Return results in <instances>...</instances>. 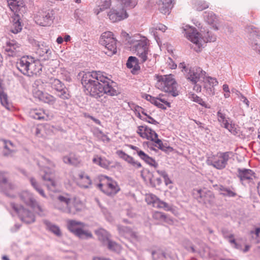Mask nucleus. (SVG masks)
Segmentation results:
<instances>
[{
    "label": "nucleus",
    "mask_w": 260,
    "mask_h": 260,
    "mask_svg": "<svg viewBox=\"0 0 260 260\" xmlns=\"http://www.w3.org/2000/svg\"><path fill=\"white\" fill-rule=\"evenodd\" d=\"M81 82L87 94L96 99L104 94L112 96L119 94L116 83L100 71L84 73Z\"/></svg>",
    "instance_id": "nucleus-1"
},
{
    "label": "nucleus",
    "mask_w": 260,
    "mask_h": 260,
    "mask_svg": "<svg viewBox=\"0 0 260 260\" xmlns=\"http://www.w3.org/2000/svg\"><path fill=\"white\" fill-rule=\"evenodd\" d=\"M17 69L24 75L32 77L41 74L42 66L31 56H23L16 63Z\"/></svg>",
    "instance_id": "nucleus-2"
},
{
    "label": "nucleus",
    "mask_w": 260,
    "mask_h": 260,
    "mask_svg": "<svg viewBox=\"0 0 260 260\" xmlns=\"http://www.w3.org/2000/svg\"><path fill=\"white\" fill-rule=\"evenodd\" d=\"M155 78L157 81L155 84L156 88L169 93L173 97L178 95L177 84L172 75H156Z\"/></svg>",
    "instance_id": "nucleus-3"
},
{
    "label": "nucleus",
    "mask_w": 260,
    "mask_h": 260,
    "mask_svg": "<svg viewBox=\"0 0 260 260\" xmlns=\"http://www.w3.org/2000/svg\"><path fill=\"white\" fill-rule=\"evenodd\" d=\"M99 43L105 46L104 52L108 56H111L117 52L116 40L111 31L103 32L100 37Z\"/></svg>",
    "instance_id": "nucleus-4"
},
{
    "label": "nucleus",
    "mask_w": 260,
    "mask_h": 260,
    "mask_svg": "<svg viewBox=\"0 0 260 260\" xmlns=\"http://www.w3.org/2000/svg\"><path fill=\"white\" fill-rule=\"evenodd\" d=\"M85 226L84 223L75 220H69L67 222L68 229L76 236L81 239L92 238L91 232L82 229Z\"/></svg>",
    "instance_id": "nucleus-5"
},
{
    "label": "nucleus",
    "mask_w": 260,
    "mask_h": 260,
    "mask_svg": "<svg viewBox=\"0 0 260 260\" xmlns=\"http://www.w3.org/2000/svg\"><path fill=\"white\" fill-rule=\"evenodd\" d=\"M193 195L199 203L206 205L211 206L214 202L215 197L212 192L206 189H193Z\"/></svg>",
    "instance_id": "nucleus-6"
},
{
    "label": "nucleus",
    "mask_w": 260,
    "mask_h": 260,
    "mask_svg": "<svg viewBox=\"0 0 260 260\" xmlns=\"http://www.w3.org/2000/svg\"><path fill=\"white\" fill-rule=\"evenodd\" d=\"M11 206L18 214L20 219L22 222L26 224H30L35 221V216L34 214L24 208L22 206L12 203Z\"/></svg>",
    "instance_id": "nucleus-7"
},
{
    "label": "nucleus",
    "mask_w": 260,
    "mask_h": 260,
    "mask_svg": "<svg viewBox=\"0 0 260 260\" xmlns=\"http://www.w3.org/2000/svg\"><path fill=\"white\" fill-rule=\"evenodd\" d=\"M132 50L138 55L142 62H145L147 59L148 47L147 39L145 37L140 39L139 43L131 47Z\"/></svg>",
    "instance_id": "nucleus-8"
},
{
    "label": "nucleus",
    "mask_w": 260,
    "mask_h": 260,
    "mask_svg": "<svg viewBox=\"0 0 260 260\" xmlns=\"http://www.w3.org/2000/svg\"><path fill=\"white\" fill-rule=\"evenodd\" d=\"M245 31L248 34L252 48L260 55V45L256 39L260 41V30L253 26H248L245 28Z\"/></svg>",
    "instance_id": "nucleus-9"
},
{
    "label": "nucleus",
    "mask_w": 260,
    "mask_h": 260,
    "mask_svg": "<svg viewBox=\"0 0 260 260\" xmlns=\"http://www.w3.org/2000/svg\"><path fill=\"white\" fill-rule=\"evenodd\" d=\"M232 154L230 151L219 152L217 156L212 159L210 165L217 169L222 170L226 167L230 155Z\"/></svg>",
    "instance_id": "nucleus-10"
},
{
    "label": "nucleus",
    "mask_w": 260,
    "mask_h": 260,
    "mask_svg": "<svg viewBox=\"0 0 260 260\" xmlns=\"http://www.w3.org/2000/svg\"><path fill=\"white\" fill-rule=\"evenodd\" d=\"M206 72L200 67L191 68L187 72V79L192 84H196L198 82H203L205 79Z\"/></svg>",
    "instance_id": "nucleus-11"
},
{
    "label": "nucleus",
    "mask_w": 260,
    "mask_h": 260,
    "mask_svg": "<svg viewBox=\"0 0 260 260\" xmlns=\"http://www.w3.org/2000/svg\"><path fill=\"white\" fill-rule=\"evenodd\" d=\"M4 49L7 54L11 57L20 56L22 52L21 45L14 40H7Z\"/></svg>",
    "instance_id": "nucleus-12"
},
{
    "label": "nucleus",
    "mask_w": 260,
    "mask_h": 260,
    "mask_svg": "<svg viewBox=\"0 0 260 260\" xmlns=\"http://www.w3.org/2000/svg\"><path fill=\"white\" fill-rule=\"evenodd\" d=\"M19 198L26 205L29 206L34 210L37 209L40 212L43 211L42 208L39 205L33 195L28 191L21 192L19 194Z\"/></svg>",
    "instance_id": "nucleus-13"
},
{
    "label": "nucleus",
    "mask_w": 260,
    "mask_h": 260,
    "mask_svg": "<svg viewBox=\"0 0 260 260\" xmlns=\"http://www.w3.org/2000/svg\"><path fill=\"white\" fill-rule=\"evenodd\" d=\"M183 33L186 38L191 42L195 44L198 47H200V33L197 31L196 28L186 25L183 27Z\"/></svg>",
    "instance_id": "nucleus-14"
},
{
    "label": "nucleus",
    "mask_w": 260,
    "mask_h": 260,
    "mask_svg": "<svg viewBox=\"0 0 260 260\" xmlns=\"http://www.w3.org/2000/svg\"><path fill=\"white\" fill-rule=\"evenodd\" d=\"M108 16L111 22H116L127 18L128 17V14L126 10L124 8H112L109 12Z\"/></svg>",
    "instance_id": "nucleus-15"
},
{
    "label": "nucleus",
    "mask_w": 260,
    "mask_h": 260,
    "mask_svg": "<svg viewBox=\"0 0 260 260\" xmlns=\"http://www.w3.org/2000/svg\"><path fill=\"white\" fill-rule=\"evenodd\" d=\"M37 24L46 26L50 25L53 19V14L49 11H42L35 18Z\"/></svg>",
    "instance_id": "nucleus-16"
},
{
    "label": "nucleus",
    "mask_w": 260,
    "mask_h": 260,
    "mask_svg": "<svg viewBox=\"0 0 260 260\" xmlns=\"http://www.w3.org/2000/svg\"><path fill=\"white\" fill-rule=\"evenodd\" d=\"M42 178L46 181L45 185L49 191L50 197L53 200H55V197L53 195V193L59 191L55 181L47 173L43 176Z\"/></svg>",
    "instance_id": "nucleus-17"
},
{
    "label": "nucleus",
    "mask_w": 260,
    "mask_h": 260,
    "mask_svg": "<svg viewBox=\"0 0 260 260\" xmlns=\"http://www.w3.org/2000/svg\"><path fill=\"white\" fill-rule=\"evenodd\" d=\"M254 175V173L250 169L245 168H238L237 169V177L240 179L242 184L244 181L250 182L252 180V177Z\"/></svg>",
    "instance_id": "nucleus-18"
},
{
    "label": "nucleus",
    "mask_w": 260,
    "mask_h": 260,
    "mask_svg": "<svg viewBox=\"0 0 260 260\" xmlns=\"http://www.w3.org/2000/svg\"><path fill=\"white\" fill-rule=\"evenodd\" d=\"M159 11L163 14L169 15L174 4V0H157Z\"/></svg>",
    "instance_id": "nucleus-19"
},
{
    "label": "nucleus",
    "mask_w": 260,
    "mask_h": 260,
    "mask_svg": "<svg viewBox=\"0 0 260 260\" xmlns=\"http://www.w3.org/2000/svg\"><path fill=\"white\" fill-rule=\"evenodd\" d=\"M36 52L40 57H44L45 60L49 59L51 57V50L44 42H42L39 47L36 49Z\"/></svg>",
    "instance_id": "nucleus-20"
},
{
    "label": "nucleus",
    "mask_w": 260,
    "mask_h": 260,
    "mask_svg": "<svg viewBox=\"0 0 260 260\" xmlns=\"http://www.w3.org/2000/svg\"><path fill=\"white\" fill-rule=\"evenodd\" d=\"M103 177L108 180V182L107 183L108 189H110V191L107 189L106 191H105V193L110 197L116 194L120 190L117 182L108 176H104Z\"/></svg>",
    "instance_id": "nucleus-21"
},
{
    "label": "nucleus",
    "mask_w": 260,
    "mask_h": 260,
    "mask_svg": "<svg viewBox=\"0 0 260 260\" xmlns=\"http://www.w3.org/2000/svg\"><path fill=\"white\" fill-rule=\"evenodd\" d=\"M204 20L210 25H211L212 28L217 30L218 29L217 25V22L218 21L217 18L215 14L212 11H206L204 13Z\"/></svg>",
    "instance_id": "nucleus-22"
},
{
    "label": "nucleus",
    "mask_w": 260,
    "mask_h": 260,
    "mask_svg": "<svg viewBox=\"0 0 260 260\" xmlns=\"http://www.w3.org/2000/svg\"><path fill=\"white\" fill-rule=\"evenodd\" d=\"M213 187L215 190L218 191L221 195L224 197H235L237 196L236 192L222 185L215 184H213Z\"/></svg>",
    "instance_id": "nucleus-23"
},
{
    "label": "nucleus",
    "mask_w": 260,
    "mask_h": 260,
    "mask_svg": "<svg viewBox=\"0 0 260 260\" xmlns=\"http://www.w3.org/2000/svg\"><path fill=\"white\" fill-rule=\"evenodd\" d=\"M116 154L119 157L123 159L128 164H131L134 167L138 169L142 167L141 164L140 162L135 160L133 157L126 154L122 150H117Z\"/></svg>",
    "instance_id": "nucleus-24"
},
{
    "label": "nucleus",
    "mask_w": 260,
    "mask_h": 260,
    "mask_svg": "<svg viewBox=\"0 0 260 260\" xmlns=\"http://www.w3.org/2000/svg\"><path fill=\"white\" fill-rule=\"evenodd\" d=\"M3 81L0 79V102L2 106L5 107L6 109L10 111L12 108V106L8 101V95L4 91L2 86Z\"/></svg>",
    "instance_id": "nucleus-25"
},
{
    "label": "nucleus",
    "mask_w": 260,
    "mask_h": 260,
    "mask_svg": "<svg viewBox=\"0 0 260 260\" xmlns=\"http://www.w3.org/2000/svg\"><path fill=\"white\" fill-rule=\"evenodd\" d=\"M8 5L12 11L15 13L23 12L25 8L21 1H15L14 0H7Z\"/></svg>",
    "instance_id": "nucleus-26"
},
{
    "label": "nucleus",
    "mask_w": 260,
    "mask_h": 260,
    "mask_svg": "<svg viewBox=\"0 0 260 260\" xmlns=\"http://www.w3.org/2000/svg\"><path fill=\"white\" fill-rule=\"evenodd\" d=\"M126 67L128 69H132V73L133 74H136L140 69L139 65V60L135 56H129L128 58Z\"/></svg>",
    "instance_id": "nucleus-27"
},
{
    "label": "nucleus",
    "mask_w": 260,
    "mask_h": 260,
    "mask_svg": "<svg viewBox=\"0 0 260 260\" xmlns=\"http://www.w3.org/2000/svg\"><path fill=\"white\" fill-rule=\"evenodd\" d=\"M153 218L161 222H165L168 224H172L173 223V219L169 215L165 213L156 211L153 214Z\"/></svg>",
    "instance_id": "nucleus-28"
},
{
    "label": "nucleus",
    "mask_w": 260,
    "mask_h": 260,
    "mask_svg": "<svg viewBox=\"0 0 260 260\" xmlns=\"http://www.w3.org/2000/svg\"><path fill=\"white\" fill-rule=\"evenodd\" d=\"M95 234L98 237L99 240L103 245H106L110 238V234L105 230L100 229L95 231Z\"/></svg>",
    "instance_id": "nucleus-29"
},
{
    "label": "nucleus",
    "mask_w": 260,
    "mask_h": 260,
    "mask_svg": "<svg viewBox=\"0 0 260 260\" xmlns=\"http://www.w3.org/2000/svg\"><path fill=\"white\" fill-rule=\"evenodd\" d=\"M20 16L18 14H15L13 18V24L11 31L13 34H17L22 30V25L20 21Z\"/></svg>",
    "instance_id": "nucleus-30"
},
{
    "label": "nucleus",
    "mask_w": 260,
    "mask_h": 260,
    "mask_svg": "<svg viewBox=\"0 0 260 260\" xmlns=\"http://www.w3.org/2000/svg\"><path fill=\"white\" fill-rule=\"evenodd\" d=\"M29 116L31 118L37 120H47L46 114L42 109H32L29 112Z\"/></svg>",
    "instance_id": "nucleus-31"
},
{
    "label": "nucleus",
    "mask_w": 260,
    "mask_h": 260,
    "mask_svg": "<svg viewBox=\"0 0 260 260\" xmlns=\"http://www.w3.org/2000/svg\"><path fill=\"white\" fill-rule=\"evenodd\" d=\"M122 8L132 9L134 8L138 4V0H116Z\"/></svg>",
    "instance_id": "nucleus-32"
},
{
    "label": "nucleus",
    "mask_w": 260,
    "mask_h": 260,
    "mask_svg": "<svg viewBox=\"0 0 260 260\" xmlns=\"http://www.w3.org/2000/svg\"><path fill=\"white\" fill-rule=\"evenodd\" d=\"M43 223L46 226L47 229L51 231L55 235L58 237L61 235L60 229L58 226L54 224L48 220H44L43 221Z\"/></svg>",
    "instance_id": "nucleus-33"
},
{
    "label": "nucleus",
    "mask_w": 260,
    "mask_h": 260,
    "mask_svg": "<svg viewBox=\"0 0 260 260\" xmlns=\"http://www.w3.org/2000/svg\"><path fill=\"white\" fill-rule=\"evenodd\" d=\"M139 154L140 158L143 160L148 165L154 167L155 168L158 167V163L156 162L154 159L150 157L144 152H140Z\"/></svg>",
    "instance_id": "nucleus-34"
},
{
    "label": "nucleus",
    "mask_w": 260,
    "mask_h": 260,
    "mask_svg": "<svg viewBox=\"0 0 260 260\" xmlns=\"http://www.w3.org/2000/svg\"><path fill=\"white\" fill-rule=\"evenodd\" d=\"M62 159L63 161L65 164L73 166H77L80 162V160L79 157L74 154H70L69 156H64Z\"/></svg>",
    "instance_id": "nucleus-35"
},
{
    "label": "nucleus",
    "mask_w": 260,
    "mask_h": 260,
    "mask_svg": "<svg viewBox=\"0 0 260 260\" xmlns=\"http://www.w3.org/2000/svg\"><path fill=\"white\" fill-rule=\"evenodd\" d=\"M117 229L119 234L122 236H132L134 235L132 229L128 226L118 224L117 225Z\"/></svg>",
    "instance_id": "nucleus-36"
},
{
    "label": "nucleus",
    "mask_w": 260,
    "mask_h": 260,
    "mask_svg": "<svg viewBox=\"0 0 260 260\" xmlns=\"http://www.w3.org/2000/svg\"><path fill=\"white\" fill-rule=\"evenodd\" d=\"M159 204L157 205V208H161L167 211H170L175 214L176 210L175 207L171 204H168L163 201L160 200Z\"/></svg>",
    "instance_id": "nucleus-37"
},
{
    "label": "nucleus",
    "mask_w": 260,
    "mask_h": 260,
    "mask_svg": "<svg viewBox=\"0 0 260 260\" xmlns=\"http://www.w3.org/2000/svg\"><path fill=\"white\" fill-rule=\"evenodd\" d=\"M111 5V0H101L98 4V8L95 10V13L98 15L101 12L109 8Z\"/></svg>",
    "instance_id": "nucleus-38"
},
{
    "label": "nucleus",
    "mask_w": 260,
    "mask_h": 260,
    "mask_svg": "<svg viewBox=\"0 0 260 260\" xmlns=\"http://www.w3.org/2000/svg\"><path fill=\"white\" fill-rule=\"evenodd\" d=\"M151 254L153 260H173L170 256L160 251H153Z\"/></svg>",
    "instance_id": "nucleus-39"
},
{
    "label": "nucleus",
    "mask_w": 260,
    "mask_h": 260,
    "mask_svg": "<svg viewBox=\"0 0 260 260\" xmlns=\"http://www.w3.org/2000/svg\"><path fill=\"white\" fill-rule=\"evenodd\" d=\"M147 101L150 102L151 104H154L155 106L163 110H166V107L159 102L158 101L157 97H153L149 94H145L143 96Z\"/></svg>",
    "instance_id": "nucleus-40"
},
{
    "label": "nucleus",
    "mask_w": 260,
    "mask_h": 260,
    "mask_svg": "<svg viewBox=\"0 0 260 260\" xmlns=\"http://www.w3.org/2000/svg\"><path fill=\"white\" fill-rule=\"evenodd\" d=\"M55 199H57L60 203H64L67 208V212L70 214H75V212L72 211V209L69 207V204L71 202V199L62 196L55 197Z\"/></svg>",
    "instance_id": "nucleus-41"
},
{
    "label": "nucleus",
    "mask_w": 260,
    "mask_h": 260,
    "mask_svg": "<svg viewBox=\"0 0 260 260\" xmlns=\"http://www.w3.org/2000/svg\"><path fill=\"white\" fill-rule=\"evenodd\" d=\"M0 184L8 187L12 190L15 188V185L12 183H7V173L0 171Z\"/></svg>",
    "instance_id": "nucleus-42"
},
{
    "label": "nucleus",
    "mask_w": 260,
    "mask_h": 260,
    "mask_svg": "<svg viewBox=\"0 0 260 260\" xmlns=\"http://www.w3.org/2000/svg\"><path fill=\"white\" fill-rule=\"evenodd\" d=\"M55 94L57 96L63 100H69L71 97L70 91L66 86L59 91L55 92Z\"/></svg>",
    "instance_id": "nucleus-43"
},
{
    "label": "nucleus",
    "mask_w": 260,
    "mask_h": 260,
    "mask_svg": "<svg viewBox=\"0 0 260 260\" xmlns=\"http://www.w3.org/2000/svg\"><path fill=\"white\" fill-rule=\"evenodd\" d=\"M78 176L81 180H86V183L81 184L80 186L83 188H89L92 184V181L90 177L84 172H81Z\"/></svg>",
    "instance_id": "nucleus-44"
},
{
    "label": "nucleus",
    "mask_w": 260,
    "mask_h": 260,
    "mask_svg": "<svg viewBox=\"0 0 260 260\" xmlns=\"http://www.w3.org/2000/svg\"><path fill=\"white\" fill-rule=\"evenodd\" d=\"M144 131L146 132V137L144 138H146L148 140H150L151 141L155 142V140L158 139V135L155 133V131H153L151 128L148 126L145 127Z\"/></svg>",
    "instance_id": "nucleus-45"
},
{
    "label": "nucleus",
    "mask_w": 260,
    "mask_h": 260,
    "mask_svg": "<svg viewBox=\"0 0 260 260\" xmlns=\"http://www.w3.org/2000/svg\"><path fill=\"white\" fill-rule=\"evenodd\" d=\"M51 87L55 92L59 91L66 86L64 84L58 79H52L51 81Z\"/></svg>",
    "instance_id": "nucleus-46"
},
{
    "label": "nucleus",
    "mask_w": 260,
    "mask_h": 260,
    "mask_svg": "<svg viewBox=\"0 0 260 260\" xmlns=\"http://www.w3.org/2000/svg\"><path fill=\"white\" fill-rule=\"evenodd\" d=\"M160 200L159 199L153 194H149L146 198V201L148 204L152 205V206L155 208L157 207V205L159 204L158 202H159Z\"/></svg>",
    "instance_id": "nucleus-47"
},
{
    "label": "nucleus",
    "mask_w": 260,
    "mask_h": 260,
    "mask_svg": "<svg viewBox=\"0 0 260 260\" xmlns=\"http://www.w3.org/2000/svg\"><path fill=\"white\" fill-rule=\"evenodd\" d=\"M0 141L3 143L4 148L8 150V152H4V155L7 156L14 151L12 149V148L14 147V145L11 141L4 139H1Z\"/></svg>",
    "instance_id": "nucleus-48"
},
{
    "label": "nucleus",
    "mask_w": 260,
    "mask_h": 260,
    "mask_svg": "<svg viewBox=\"0 0 260 260\" xmlns=\"http://www.w3.org/2000/svg\"><path fill=\"white\" fill-rule=\"evenodd\" d=\"M195 7L199 11H203L209 7V5L205 1L203 0H196L194 2Z\"/></svg>",
    "instance_id": "nucleus-49"
},
{
    "label": "nucleus",
    "mask_w": 260,
    "mask_h": 260,
    "mask_svg": "<svg viewBox=\"0 0 260 260\" xmlns=\"http://www.w3.org/2000/svg\"><path fill=\"white\" fill-rule=\"evenodd\" d=\"M189 98L190 99V100L200 104L202 106L207 108L206 103L201 98L199 97L197 94L194 93L190 94L189 95Z\"/></svg>",
    "instance_id": "nucleus-50"
},
{
    "label": "nucleus",
    "mask_w": 260,
    "mask_h": 260,
    "mask_svg": "<svg viewBox=\"0 0 260 260\" xmlns=\"http://www.w3.org/2000/svg\"><path fill=\"white\" fill-rule=\"evenodd\" d=\"M94 134L99 140L103 142H109L110 141V139L101 131H97Z\"/></svg>",
    "instance_id": "nucleus-51"
},
{
    "label": "nucleus",
    "mask_w": 260,
    "mask_h": 260,
    "mask_svg": "<svg viewBox=\"0 0 260 260\" xmlns=\"http://www.w3.org/2000/svg\"><path fill=\"white\" fill-rule=\"evenodd\" d=\"M143 37L138 35L134 37H128V38H126V41L131 45V46H134L139 43V41H140V39Z\"/></svg>",
    "instance_id": "nucleus-52"
},
{
    "label": "nucleus",
    "mask_w": 260,
    "mask_h": 260,
    "mask_svg": "<svg viewBox=\"0 0 260 260\" xmlns=\"http://www.w3.org/2000/svg\"><path fill=\"white\" fill-rule=\"evenodd\" d=\"M108 248L112 251H116L119 248V245L116 242L109 240L107 243Z\"/></svg>",
    "instance_id": "nucleus-53"
},
{
    "label": "nucleus",
    "mask_w": 260,
    "mask_h": 260,
    "mask_svg": "<svg viewBox=\"0 0 260 260\" xmlns=\"http://www.w3.org/2000/svg\"><path fill=\"white\" fill-rule=\"evenodd\" d=\"M204 82H208L209 85L212 87L218 84V81L215 78H213L210 77H206V76Z\"/></svg>",
    "instance_id": "nucleus-54"
},
{
    "label": "nucleus",
    "mask_w": 260,
    "mask_h": 260,
    "mask_svg": "<svg viewBox=\"0 0 260 260\" xmlns=\"http://www.w3.org/2000/svg\"><path fill=\"white\" fill-rule=\"evenodd\" d=\"M44 101L50 105H53L56 102V98L50 94L47 95L44 97Z\"/></svg>",
    "instance_id": "nucleus-55"
},
{
    "label": "nucleus",
    "mask_w": 260,
    "mask_h": 260,
    "mask_svg": "<svg viewBox=\"0 0 260 260\" xmlns=\"http://www.w3.org/2000/svg\"><path fill=\"white\" fill-rule=\"evenodd\" d=\"M252 236L257 238V242H260V228H256L254 231L250 232Z\"/></svg>",
    "instance_id": "nucleus-56"
},
{
    "label": "nucleus",
    "mask_w": 260,
    "mask_h": 260,
    "mask_svg": "<svg viewBox=\"0 0 260 260\" xmlns=\"http://www.w3.org/2000/svg\"><path fill=\"white\" fill-rule=\"evenodd\" d=\"M146 125H141L139 126L138 127L137 133L139 134V135L143 138H144L145 137H146L147 135L146 134V132L144 131L145 127Z\"/></svg>",
    "instance_id": "nucleus-57"
},
{
    "label": "nucleus",
    "mask_w": 260,
    "mask_h": 260,
    "mask_svg": "<svg viewBox=\"0 0 260 260\" xmlns=\"http://www.w3.org/2000/svg\"><path fill=\"white\" fill-rule=\"evenodd\" d=\"M217 116L218 117V120L220 122L224 121L227 119L225 117V114L223 113L221 110H219L217 113Z\"/></svg>",
    "instance_id": "nucleus-58"
},
{
    "label": "nucleus",
    "mask_w": 260,
    "mask_h": 260,
    "mask_svg": "<svg viewBox=\"0 0 260 260\" xmlns=\"http://www.w3.org/2000/svg\"><path fill=\"white\" fill-rule=\"evenodd\" d=\"M150 184L152 187H155L156 185H159L161 183V179L160 178H157L153 180L152 178L149 179Z\"/></svg>",
    "instance_id": "nucleus-59"
},
{
    "label": "nucleus",
    "mask_w": 260,
    "mask_h": 260,
    "mask_svg": "<svg viewBox=\"0 0 260 260\" xmlns=\"http://www.w3.org/2000/svg\"><path fill=\"white\" fill-rule=\"evenodd\" d=\"M205 37L207 38V41L214 42L216 41V37L215 35H212L211 32L208 31Z\"/></svg>",
    "instance_id": "nucleus-60"
},
{
    "label": "nucleus",
    "mask_w": 260,
    "mask_h": 260,
    "mask_svg": "<svg viewBox=\"0 0 260 260\" xmlns=\"http://www.w3.org/2000/svg\"><path fill=\"white\" fill-rule=\"evenodd\" d=\"M30 182L32 186L35 189L36 191L38 190L40 188H41L39 184L36 181L35 178H31L30 179Z\"/></svg>",
    "instance_id": "nucleus-61"
},
{
    "label": "nucleus",
    "mask_w": 260,
    "mask_h": 260,
    "mask_svg": "<svg viewBox=\"0 0 260 260\" xmlns=\"http://www.w3.org/2000/svg\"><path fill=\"white\" fill-rule=\"evenodd\" d=\"M30 182L32 186L35 189L36 191L38 190L40 188H41L39 184L36 181L35 178H31L30 179Z\"/></svg>",
    "instance_id": "nucleus-62"
},
{
    "label": "nucleus",
    "mask_w": 260,
    "mask_h": 260,
    "mask_svg": "<svg viewBox=\"0 0 260 260\" xmlns=\"http://www.w3.org/2000/svg\"><path fill=\"white\" fill-rule=\"evenodd\" d=\"M154 143L156 144L155 146L157 147L159 149L161 150L163 149L166 145V143L164 144L161 140L158 138L155 140Z\"/></svg>",
    "instance_id": "nucleus-63"
},
{
    "label": "nucleus",
    "mask_w": 260,
    "mask_h": 260,
    "mask_svg": "<svg viewBox=\"0 0 260 260\" xmlns=\"http://www.w3.org/2000/svg\"><path fill=\"white\" fill-rule=\"evenodd\" d=\"M109 162L106 159H103L101 157V159L99 165L103 168H107L109 165Z\"/></svg>",
    "instance_id": "nucleus-64"
}]
</instances>
